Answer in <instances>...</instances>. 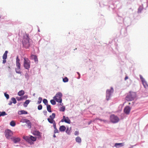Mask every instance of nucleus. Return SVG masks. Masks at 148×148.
Instances as JSON below:
<instances>
[{
  "label": "nucleus",
  "instance_id": "4468645a",
  "mask_svg": "<svg viewBox=\"0 0 148 148\" xmlns=\"http://www.w3.org/2000/svg\"><path fill=\"white\" fill-rule=\"evenodd\" d=\"M124 112L126 114H129L130 112V107L126 106L124 109Z\"/></svg>",
  "mask_w": 148,
  "mask_h": 148
},
{
  "label": "nucleus",
  "instance_id": "79ce46f5",
  "mask_svg": "<svg viewBox=\"0 0 148 148\" xmlns=\"http://www.w3.org/2000/svg\"><path fill=\"white\" fill-rule=\"evenodd\" d=\"M43 113L45 115H46L47 114V111L46 110H44L43 111Z\"/></svg>",
  "mask_w": 148,
  "mask_h": 148
},
{
  "label": "nucleus",
  "instance_id": "8fccbe9b",
  "mask_svg": "<svg viewBox=\"0 0 148 148\" xmlns=\"http://www.w3.org/2000/svg\"><path fill=\"white\" fill-rule=\"evenodd\" d=\"M12 101H10L9 103V105H11L12 104Z\"/></svg>",
  "mask_w": 148,
  "mask_h": 148
},
{
  "label": "nucleus",
  "instance_id": "39448f33",
  "mask_svg": "<svg viewBox=\"0 0 148 148\" xmlns=\"http://www.w3.org/2000/svg\"><path fill=\"white\" fill-rule=\"evenodd\" d=\"M110 119L111 121L113 123H117L119 120V118L117 116L114 114L111 115L110 116Z\"/></svg>",
  "mask_w": 148,
  "mask_h": 148
},
{
  "label": "nucleus",
  "instance_id": "f03ea898",
  "mask_svg": "<svg viewBox=\"0 0 148 148\" xmlns=\"http://www.w3.org/2000/svg\"><path fill=\"white\" fill-rule=\"evenodd\" d=\"M23 59V65L24 67L26 69L29 70L30 68L31 62L27 58L25 57Z\"/></svg>",
  "mask_w": 148,
  "mask_h": 148
},
{
  "label": "nucleus",
  "instance_id": "6ab92c4d",
  "mask_svg": "<svg viewBox=\"0 0 148 148\" xmlns=\"http://www.w3.org/2000/svg\"><path fill=\"white\" fill-rule=\"evenodd\" d=\"M53 126L54 129V134L58 133V129H57V128H56V123L53 124Z\"/></svg>",
  "mask_w": 148,
  "mask_h": 148
},
{
  "label": "nucleus",
  "instance_id": "393cba45",
  "mask_svg": "<svg viewBox=\"0 0 148 148\" xmlns=\"http://www.w3.org/2000/svg\"><path fill=\"white\" fill-rule=\"evenodd\" d=\"M47 110L49 112H51V107L50 105H47Z\"/></svg>",
  "mask_w": 148,
  "mask_h": 148
},
{
  "label": "nucleus",
  "instance_id": "a211bd4d",
  "mask_svg": "<svg viewBox=\"0 0 148 148\" xmlns=\"http://www.w3.org/2000/svg\"><path fill=\"white\" fill-rule=\"evenodd\" d=\"M66 130V127L64 125L60 126L59 128V130L61 132H64Z\"/></svg>",
  "mask_w": 148,
  "mask_h": 148
},
{
  "label": "nucleus",
  "instance_id": "a18cd8bd",
  "mask_svg": "<svg viewBox=\"0 0 148 148\" xmlns=\"http://www.w3.org/2000/svg\"><path fill=\"white\" fill-rule=\"evenodd\" d=\"M6 59H3V64H5L6 62Z\"/></svg>",
  "mask_w": 148,
  "mask_h": 148
},
{
  "label": "nucleus",
  "instance_id": "c756f323",
  "mask_svg": "<svg viewBox=\"0 0 148 148\" xmlns=\"http://www.w3.org/2000/svg\"><path fill=\"white\" fill-rule=\"evenodd\" d=\"M40 132H39L38 131H35L34 132V134L37 135V136H40Z\"/></svg>",
  "mask_w": 148,
  "mask_h": 148
},
{
  "label": "nucleus",
  "instance_id": "f257e3e1",
  "mask_svg": "<svg viewBox=\"0 0 148 148\" xmlns=\"http://www.w3.org/2000/svg\"><path fill=\"white\" fill-rule=\"evenodd\" d=\"M23 138L30 144L33 143L31 140L35 141L36 140V137H34L32 136H24Z\"/></svg>",
  "mask_w": 148,
  "mask_h": 148
},
{
  "label": "nucleus",
  "instance_id": "a19ab883",
  "mask_svg": "<svg viewBox=\"0 0 148 148\" xmlns=\"http://www.w3.org/2000/svg\"><path fill=\"white\" fill-rule=\"evenodd\" d=\"M16 99H17V100L18 101H20V100H21L22 99L21 97H16Z\"/></svg>",
  "mask_w": 148,
  "mask_h": 148
},
{
  "label": "nucleus",
  "instance_id": "09e8293b",
  "mask_svg": "<svg viewBox=\"0 0 148 148\" xmlns=\"http://www.w3.org/2000/svg\"><path fill=\"white\" fill-rule=\"evenodd\" d=\"M128 78V77L127 76H126L125 78V80H126V79Z\"/></svg>",
  "mask_w": 148,
  "mask_h": 148
},
{
  "label": "nucleus",
  "instance_id": "6e6552de",
  "mask_svg": "<svg viewBox=\"0 0 148 148\" xmlns=\"http://www.w3.org/2000/svg\"><path fill=\"white\" fill-rule=\"evenodd\" d=\"M114 90L111 87L110 90H108L106 91V98L107 100H108L110 98L111 94L113 92Z\"/></svg>",
  "mask_w": 148,
  "mask_h": 148
},
{
  "label": "nucleus",
  "instance_id": "c9c22d12",
  "mask_svg": "<svg viewBox=\"0 0 148 148\" xmlns=\"http://www.w3.org/2000/svg\"><path fill=\"white\" fill-rule=\"evenodd\" d=\"M65 110V107H64L63 106L61 107L60 108V111H62V112L64 111Z\"/></svg>",
  "mask_w": 148,
  "mask_h": 148
},
{
  "label": "nucleus",
  "instance_id": "603ef678",
  "mask_svg": "<svg viewBox=\"0 0 148 148\" xmlns=\"http://www.w3.org/2000/svg\"><path fill=\"white\" fill-rule=\"evenodd\" d=\"M78 73V74L79 75H80V74H79V73Z\"/></svg>",
  "mask_w": 148,
  "mask_h": 148
},
{
  "label": "nucleus",
  "instance_id": "ddd939ff",
  "mask_svg": "<svg viewBox=\"0 0 148 148\" xmlns=\"http://www.w3.org/2000/svg\"><path fill=\"white\" fill-rule=\"evenodd\" d=\"M20 59L19 58L18 56H17L16 58V67L20 68L21 64L20 63Z\"/></svg>",
  "mask_w": 148,
  "mask_h": 148
},
{
  "label": "nucleus",
  "instance_id": "412c9836",
  "mask_svg": "<svg viewBox=\"0 0 148 148\" xmlns=\"http://www.w3.org/2000/svg\"><path fill=\"white\" fill-rule=\"evenodd\" d=\"M8 53V51H6L3 56V59H7Z\"/></svg>",
  "mask_w": 148,
  "mask_h": 148
},
{
  "label": "nucleus",
  "instance_id": "c85d7f7f",
  "mask_svg": "<svg viewBox=\"0 0 148 148\" xmlns=\"http://www.w3.org/2000/svg\"><path fill=\"white\" fill-rule=\"evenodd\" d=\"M10 124L11 126L14 127L15 125L16 124L14 121H12L10 122Z\"/></svg>",
  "mask_w": 148,
  "mask_h": 148
},
{
  "label": "nucleus",
  "instance_id": "9b49d317",
  "mask_svg": "<svg viewBox=\"0 0 148 148\" xmlns=\"http://www.w3.org/2000/svg\"><path fill=\"white\" fill-rule=\"evenodd\" d=\"M136 97V94L135 92H130V101L134 100Z\"/></svg>",
  "mask_w": 148,
  "mask_h": 148
},
{
  "label": "nucleus",
  "instance_id": "58836bf2",
  "mask_svg": "<svg viewBox=\"0 0 148 148\" xmlns=\"http://www.w3.org/2000/svg\"><path fill=\"white\" fill-rule=\"evenodd\" d=\"M4 95H5V97H6V98L7 99H8L9 98V95L8 94H7L6 93H5Z\"/></svg>",
  "mask_w": 148,
  "mask_h": 148
},
{
  "label": "nucleus",
  "instance_id": "4c0bfd02",
  "mask_svg": "<svg viewBox=\"0 0 148 148\" xmlns=\"http://www.w3.org/2000/svg\"><path fill=\"white\" fill-rule=\"evenodd\" d=\"M28 120V119H23L21 120V122H22L23 123H26Z\"/></svg>",
  "mask_w": 148,
  "mask_h": 148
},
{
  "label": "nucleus",
  "instance_id": "7ed1b4c3",
  "mask_svg": "<svg viewBox=\"0 0 148 148\" xmlns=\"http://www.w3.org/2000/svg\"><path fill=\"white\" fill-rule=\"evenodd\" d=\"M62 94L60 92L57 93L56 96L53 97V99L56 101L60 103H61L62 101Z\"/></svg>",
  "mask_w": 148,
  "mask_h": 148
},
{
  "label": "nucleus",
  "instance_id": "f8f14e48",
  "mask_svg": "<svg viewBox=\"0 0 148 148\" xmlns=\"http://www.w3.org/2000/svg\"><path fill=\"white\" fill-rule=\"evenodd\" d=\"M11 139L14 142V143H15L20 141V139L18 137H12L11 138Z\"/></svg>",
  "mask_w": 148,
  "mask_h": 148
},
{
  "label": "nucleus",
  "instance_id": "a878e982",
  "mask_svg": "<svg viewBox=\"0 0 148 148\" xmlns=\"http://www.w3.org/2000/svg\"><path fill=\"white\" fill-rule=\"evenodd\" d=\"M30 101L29 100H26L24 103V106L25 107H26L27 105L29 103Z\"/></svg>",
  "mask_w": 148,
  "mask_h": 148
},
{
  "label": "nucleus",
  "instance_id": "20e7f679",
  "mask_svg": "<svg viewBox=\"0 0 148 148\" xmlns=\"http://www.w3.org/2000/svg\"><path fill=\"white\" fill-rule=\"evenodd\" d=\"M29 38L27 36L26 37H24L23 40V46L26 48H28L29 46Z\"/></svg>",
  "mask_w": 148,
  "mask_h": 148
},
{
  "label": "nucleus",
  "instance_id": "2eb2a0df",
  "mask_svg": "<svg viewBox=\"0 0 148 148\" xmlns=\"http://www.w3.org/2000/svg\"><path fill=\"white\" fill-rule=\"evenodd\" d=\"M31 58L34 59L36 63H37L38 61V58L37 56L36 55H32L31 56Z\"/></svg>",
  "mask_w": 148,
  "mask_h": 148
},
{
  "label": "nucleus",
  "instance_id": "f704fd0d",
  "mask_svg": "<svg viewBox=\"0 0 148 148\" xmlns=\"http://www.w3.org/2000/svg\"><path fill=\"white\" fill-rule=\"evenodd\" d=\"M6 114L5 112H1L0 114V116H4Z\"/></svg>",
  "mask_w": 148,
  "mask_h": 148
},
{
  "label": "nucleus",
  "instance_id": "37998d69",
  "mask_svg": "<svg viewBox=\"0 0 148 148\" xmlns=\"http://www.w3.org/2000/svg\"><path fill=\"white\" fill-rule=\"evenodd\" d=\"M79 134V132L78 131H76L75 132V135H77Z\"/></svg>",
  "mask_w": 148,
  "mask_h": 148
},
{
  "label": "nucleus",
  "instance_id": "de8ad7c7",
  "mask_svg": "<svg viewBox=\"0 0 148 148\" xmlns=\"http://www.w3.org/2000/svg\"><path fill=\"white\" fill-rule=\"evenodd\" d=\"M97 119L98 120L101 121H103V120H102L101 119H99V118H97Z\"/></svg>",
  "mask_w": 148,
  "mask_h": 148
},
{
  "label": "nucleus",
  "instance_id": "3c124183",
  "mask_svg": "<svg viewBox=\"0 0 148 148\" xmlns=\"http://www.w3.org/2000/svg\"><path fill=\"white\" fill-rule=\"evenodd\" d=\"M53 137H54V138H55V137H56V135H55V134H54V135H53Z\"/></svg>",
  "mask_w": 148,
  "mask_h": 148
},
{
  "label": "nucleus",
  "instance_id": "72a5a7b5",
  "mask_svg": "<svg viewBox=\"0 0 148 148\" xmlns=\"http://www.w3.org/2000/svg\"><path fill=\"white\" fill-rule=\"evenodd\" d=\"M11 100L12 101V102H13L15 104L16 103V101L15 99L14 98H12L11 99Z\"/></svg>",
  "mask_w": 148,
  "mask_h": 148
},
{
  "label": "nucleus",
  "instance_id": "f3484780",
  "mask_svg": "<svg viewBox=\"0 0 148 148\" xmlns=\"http://www.w3.org/2000/svg\"><path fill=\"white\" fill-rule=\"evenodd\" d=\"M124 143H116L115 144L114 146L116 147H119L123 146L124 145Z\"/></svg>",
  "mask_w": 148,
  "mask_h": 148
},
{
  "label": "nucleus",
  "instance_id": "aec40b11",
  "mask_svg": "<svg viewBox=\"0 0 148 148\" xmlns=\"http://www.w3.org/2000/svg\"><path fill=\"white\" fill-rule=\"evenodd\" d=\"M18 114L20 115L22 114H27V112L25 110H22L19 111L18 112Z\"/></svg>",
  "mask_w": 148,
  "mask_h": 148
},
{
  "label": "nucleus",
  "instance_id": "1a4fd4ad",
  "mask_svg": "<svg viewBox=\"0 0 148 148\" xmlns=\"http://www.w3.org/2000/svg\"><path fill=\"white\" fill-rule=\"evenodd\" d=\"M139 76L144 87L145 88H146L147 87H148V85L147 82L146 81L145 79L143 78L142 75H140Z\"/></svg>",
  "mask_w": 148,
  "mask_h": 148
},
{
  "label": "nucleus",
  "instance_id": "ea45409f",
  "mask_svg": "<svg viewBox=\"0 0 148 148\" xmlns=\"http://www.w3.org/2000/svg\"><path fill=\"white\" fill-rule=\"evenodd\" d=\"M66 132L68 134H70V130H69V128H67L66 130Z\"/></svg>",
  "mask_w": 148,
  "mask_h": 148
},
{
  "label": "nucleus",
  "instance_id": "cd10ccee",
  "mask_svg": "<svg viewBox=\"0 0 148 148\" xmlns=\"http://www.w3.org/2000/svg\"><path fill=\"white\" fill-rule=\"evenodd\" d=\"M43 102L47 106L48 105V101L47 99H44L43 100Z\"/></svg>",
  "mask_w": 148,
  "mask_h": 148
},
{
  "label": "nucleus",
  "instance_id": "7c9ffc66",
  "mask_svg": "<svg viewBox=\"0 0 148 148\" xmlns=\"http://www.w3.org/2000/svg\"><path fill=\"white\" fill-rule=\"evenodd\" d=\"M42 100V98L41 97H39L38 98V101H37L38 104H40Z\"/></svg>",
  "mask_w": 148,
  "mask_h": 148
},
{
  "label": "nucleus",
  "instance_id": "bb28decb",
  "mask_svg": "<svg viewBox=\"0 0 148 148\" xmlns=\"http://www.w3.org/2000/svg\"><path fill=\"white\" fill-rule=\"evenodd\" d=\"M20 68H19L17 67L15 69V71L18 74H21V72L20 70Z\"/></svg>",
  "mask_w": 148,
  "mask_h": 148
},
{
  "label": "nucleus",
  "instance_id": "9d476101",
  "mask_svg": "<svg viewBox=\"0 0 148 148\" xmlns=\"http://www.w3.org/2000/svg\"><path fill=\"white\" fill-rule=\"evenodd\" d=\"M61 121L62 122H64L69 124H70L71 123V121L69 118L67 117H66L64 116H63V119H62Z\"/></svg>",
  "mask_w": 148,
  "mask_h": 148
},
{
  "label": "nucleus",
  "instance_id": "423d86ee",
  "mask_svg": "<svg viewBox=\"0 0 148 148\" xmlns=\"http://www.w3.org/2000/svg\"><path fill=\"white\" fill-rule=\"evenodd\" d=\"M13 134L12 131L9 130H6L5 132V135L6 138L8 139H11V137Z\"/></svg>",
  "mask_w": 148,
  "mask_h": 148
},
{
  "label": "nucleus",
  "instance_id": "5701e85b",
  "mask_svg": "<svg viewBox=\"0 0 148 148\" xmlns=\"http://www.w3.org/2000/svg\"><path fill=\"white\" fill-rule=\"evenodd\" d=\"M26 123L27 125V126L29 129H30L32 127L31 123L29 120H28L27 121Z\"/></svg>",
  "mask_w": 148,
  "mask_h": 148
},
{
  "label": "nucleus",
  "instance_id": "e433bc0d",
  "mask_svg": "<svg viewBox=\"0 0 148 148\" xmlns=\"http://www.w3.org/2000/svg\"><path fill=\"white\" fill-rule=\"evenodd\" d=\"M42 108V106L41 105H40L38 107V110H41Z\"/></svg>",
  "mask_w": 148,
  "mask_h": 148
},
{
  "label": "nucleus",
  "instance_id": "dca6fc26",
  "mask_svg": "<svg viewBox=\"0 0 148 148\" xmlns=\"http://www.w3.org/2000/svg\"><path fill=\"white\" fill-rule=\"evenodd\" d=\"M143 9V5H140L138 9V13H141Z\"/></svg>",
  "mask_w": 148,
  "mask_h": 148
},
{
  "label": "nucleus",
  "instance_id": "49530a36",
  "mask_svg": "<svg viewBox=\"0 0 148 148\" xmlns=\"http://www.w3.org/2000/svg\"><path fill=\"white\" fill-rule=\"evenodd\" d=\"M103 121L105 123H106L108 122V121L106 120H103Z\"/></svg>",
  "mask_w": 148,
  "mask_h": 148
},
{
  "label": "nucleus",
  "instance_id": "0eeeda50",
  "mask_svg": "<svg viewBox=\"0 0 148 148\" xmlns=\"http://www.w3.org/2000/svg\"><path fill=\"white\" fill-rule=\"evenodd\" d=\"M55 114L54 113H52L51 115L50 116V118L47 119L48 122L49 123H53V124L56 123L55 121L54 120V119L55 118Z\"/></svg>",
  "mask_w": 148,
  "mask_h": 148
},
{
  "label": "nucleus",
  "instance_id": "2f4dec72",
  "mask_svg": "<svg viewBox=\"0 0 148 148\" xmlns=\"http://www.w3.org/2000/svg\"><path fill=\"white\" fill-rule=\"evenodd\" d=\"M50 102L51 104L53 105H55L56 104V102L53 99H52L50 100Z\"/></svg>",
  "mask_w": 148,
  "mask_h": 148
},
{
  "label": "nucleus",
  "instance_id": "5fc2aeb1",
  "mask_svg": "<svg viewBox=\"0 0 148 148\" xmlns=\"http://www.w3.org/2000/svg\"><path fill=\"white\" fill-rule=\"evenodd\" d=\"M1 113V112H0V114Z\"/></svg>",
  "mask_w": 148,
  "mask_h": 148
},
{
  "label": "nucleus",
  "instance_id": "c03bdc74",
  "mask_svg": "<svg viewBox=\"0 0 148 148\" xmlns=\"http://www.w3.org/2000/svg\"><path fill=\"white\" fill-rule=\"evenodd\" d=\"M126 99L128 101H129L130 100V99H129V96H127L126 97Z\"/></svg>",
  "mask_w": 148,
  "mask_h": 148
},
{
  "label": "nucleus",
  "instance_id": "473e14b6",
  "mask_svg": "<svg viewBox=\"0 0 148 148\" xmlns=\"http://www.w3.org/2000/svg\"><path fill=\"white\" fill-rule=\"evenodd\" d=\"M63 81L64 82H67L68 81V79L67 77H66L63 79Z\"/></svg>",
  "mask_w": 148,
  "mask_h": 148
},
{
  "label": "nucleus",
  "instance_id": "864d4df0",
  "mask_svg": "<svg viewBox=\"0 0 148 148\" xmlns=\"http://www.w3.org/2000/svg\"><path fill=\"white\" fill-rule=\"evenodd\" d=\"M1 18V16H0V18Z\"/></svg>",
  "mask_w": 148,
  "mask_h": 148
},
{
  "label": "nucleus",
  "instance_id": "4be33fe9",
  "mask_svg": "<svg viewBox=\"0 0 148 148\" xmlns=\"http://www.w3.org/2000/svg\"><path fill=\"white\" fill-rule=\"evenodd\" d=\"M75 140L77 142L79 143H81L82 141L81 138L79 136H78L76 138Z\"/></svg>",
  "mask_w": 148,
  "mask_h": 148
},
{
  "label": "nucleus",
  "instance_id": "b1692460",
  "mask_svg": "<svg viewBox=\"0 0 148 148\" xmlns=\"http://www.w3.org/2000/svg\"><path fill=\"white\" fill-rule=\"evenodd\" d=\"M24 91L23 90L20 91L18 93V95L20 96L23 95L24 94Z\"/></svg>",
  "mask_w": 148,
  "mask_h": 148
}]
</instances>
